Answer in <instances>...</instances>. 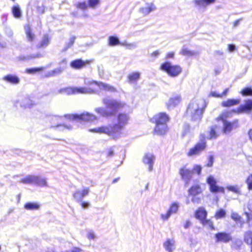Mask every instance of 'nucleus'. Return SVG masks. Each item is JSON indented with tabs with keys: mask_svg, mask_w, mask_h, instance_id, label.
I'll list each match as a JSON object with an SVG mask.
<instances>
[{
	"mask_svg": "<svg viewBox=\"0 0 252 252\" xmlns=\"http://www.w3.org/2000/svg\"><path fill=\"white\" fill-rule=\"evenodd\" d=\"M117 123L110 124L105 126L92 128L90 132L99 134H104L110 136L112 139L119 137L125 126L128 124L129 115L128 113H119L116 116Z\"/></svg>",
	"mask_w": 252,
	"mask_h": 252,
	"instance_id": "obj_1",
	"label": "nucleus"
},
{
	"mask_svg": "<svg viewBox=\"0 0 252 252\" xmlns=\"http://www.w3.org/2000/svg\"><path fill=\"white\" fill-rule=\"evenodd\" d=\"M169 116L165 112H159L154 115L150 119V122L155 125L153 134L158 136H164L169 131L167 123L170 121Z\"/></svg>",
	"mask_w": 252,
	"mask_h": 252,
	"instance_id": "obj_2",
	"label": "nucleus"
},
{
	"mask_svg": "<svg viewBox=\"0 0 252 252\" xmlns=\"http://www.w3.org/2000/svg\"><path fill=\"white\" fill-rule=\"evenodd\" d=\"M232 113H233L231 110H224L221 112L215 119L216 122L221 121L223 123L222 130L224 133H229L239 126V122L238 119H235L231 122L227 121V119L231 116Z\"/></svg>",
	"mask_w": 252,
	"mask_h": 252,
	"instance_id": "obj_3",
	"label": "nucleus"
},
{
	"mask_svg": "<svg viewBox=\"0 0 252 252\" xmlns=\"http://www.w3.org/2000/svg\"><path fill=\"white\" fill-rule=\"evenodd\" d=\"M205 106L200 107L195 102H190L187 106L184 117H190L191 121H200L205 112Z\"/></svg>",
	"mask_w": 252,
	"mask_h": 252,
	"instance_id": "obj_4",
	"label": "nucleus"
},
{
	"mask_svg": "<svg viewBox=\"0 0 252 252\" xmlns=\"http://www.w3.org/2000/svg\"><path fill=\"white\" fill-rule=\"evenodd\" d=\"M200 139L194 146L190 148L187 153V156L191 157L199 155L206 150L207 147L206 137L205 134L202 133L199 135Z\"/></svg>",
	"mask_w": 252,
	"mask_h": 252,
	"instance_id": "obj_5",
	"label": "nucleus"
},
{
	"mask_svg": "<svg viewBox=\"0 0 252 252\" xmlns=\"http://www.w3.org/2000/svg\"><path fill=\"white\" fill-rule=\"evenodd\" d=\"M159 69L171 77H177L183 72V68L180 65L173 64L167 61L161 63Z\"/></svg>",
	"mask_w": 252,
	"mask_h": 252,
	"instance_id": "obj_6",
	"label": "nucleus"
},
{
	"mask_svg": "<svg viewBox=\"0 0 252 252\" xmlns=\"http://www.w3.org/2000/svg\"><path fill=\"white\" fill-rule=\"evenodd\" d=\"M64 117L70 121L77 122H91L96 119V116L89 113H83L77 114H68L64 115Z\"/></svg>",
	"mask_w": 252,
	"mask_h": 252,
	"instance_id": "obj_7",
	"label": "nucleus"
},
{
	"mask_svg": "<svg viewBox=\"0 0 252 252\" xmlns=\"http://www.w3.org/2000/svg\"><path fill=\"white\" fill-rule=\"evenodd\" d=\"M93 92L92 90L85 87H66L59 90L60 93H64L68 95L76 94H85Z\"/></svg>",
	"mask_w": 252,
	"mask_h": 252,
	"instance_id": "obj_8",
	"label": "nucleus"
},
{
	"mask_svg": "<svg viewBox=\"0 0 252 252\" xmlns=\"http://www.w3.org/2000/svg\"><path fill=\"white\" fill-rule=\"evenodd\" d=\"M202 191V189L199 184L193 185L189 189V194L192 196L191 201L193 203L196 204L200 203L201 199L197 195L201 194Z\"/></svg>",
	"mask_w": 252,
	"mask_h": 252,
	"instance_id": "obj_9",
	"label": "nucleus"
},
{
	"mask_svg": "<svg viewBox=\"0 0 252 252\" xmlns=\"http://www.w3.org/2000/svg\"><path fill=\"white\" fill-rule=\"evenodd\" d=\"M233 113L239 114L242 113L250 114L252 112V99H248L243 104L240 105L236 109L230 110Z\"/></svg>",
	"mask_w": 252,
	"mask_h": 252,
	"instance_id": "obj_10",
	"label": "nucleus"
},
{
	"mask_svg": "<svg viewBox=\"0 0 252 252\" xmlns=\"http://www.w3.org/2000/svg\"><path fill=\"white\" fill-rule=\"evenodd\" d=\"M207 183L209 186V190L212 193H224L225 189L223 187L217 185L216 180L212 176H209L207 179Z\"/></svg>",
	"mask_w": 252,
	"mask_h": 252,
	"instance_id": "obj_11",
	"label": "nucleus"
},
{
	"mask_svg": "<svg viewBox=\"0 0 252 252\" xmlns=\"http://www.w3.org/2000/svg\"><path fill=\"white\" fill-rule=\"evenodd\" d=\"M179 174L182 179L185 181V185H188L192 178L193 171L187 168V165H184L180 168Z\"/></svg>",
	"mask_w": 252,
	"mask_h": 252,
	"instance_id": "obj_12",
	"label": "nucleus"
},
{
	"mask_svg": "<svg viewBox=\"0 0 252 252\" xmlns=\"http://www.w3.org/2000/svg\"><path fill=\"white\" fill-rule=\"evenodd\" d=\"M216 243H227L233 239L231 233L224 231L219 232L214 235Z\"/></svg>",
	"mask_w": 252,
	"mask_h": 252,
	"instance_id": "obj_13",
	"label": "nucleus"
},
{
	"mask_svg": "<svg viewBox=\"0 0 252 252\" xmlns=\"http://www.w3.org/2000/svg\"><path fill=\"white\" fill-rule=\"evenodd\" d=\"M102 102L107 107L113 109L114 111H118L125 106V103L117 101L115 100L103 99Z\"/></svg>",
	"mask_w": 252,
	"mask_h": 252,
	"instance_id": "obj_14",
	"label": "nucleus"
},
{
	"mask_svg": "<svg viewBox=\"0 0 252 252\" xmlns=\"http://www.w3.org/2000/svg\"><path fill=\"white\" fill-rule=\"evenodd\" d=\"M92 63L91 60H87L83 61L80 59H75L70 63V66L73 69H80Z\"/></svg>",
	"mask_w": 252,
	"mask_h": 252,
	"instance_id": "obj_15",
	"label": "nucleus"
},
{
	"mask_svg": "<svg viewBox=\"0 0 252 252\" xmlns=\"http://www.w3.org/2000/svg\"><path fill=\"white\" fill-rule=\"evenodd\" d=\"M89 191L90 189L88 187L84 188L82 190L75 191L72 194V196L77 202H80L84 197L88 195Z\"/></svg>",
	"mask_w": 252,
	"mask_h": 252,
	"instance_id": "obj_16",
	"label": "nucleus"
},
{
	"mask_svg": "<svg viewBox=\"0 0 252 252\" xmlns=\"http://www.w3.org/2000/svg\"><path fill=\"white\" fill-rule=\"evenodd\" d=\"M179 206L177 203L174 202L171 204L169 209L165 214H161V218L165 220H167L173 214L176 213L178 210Z\"/></svg>",
	"mask_w": 252,
	"mask_h": 252,
	"instance_id": "obj_17",
	"label": "nucleus"
},
{
	"mask_svg": "<svg viewBox=\"0 0 252 252\" xmlns=\"http://www.w3.org/2000/svg\"><path fill=\"white\" fill-rule=\"evenodd\" d=\"M207 212L203 207H198L194 212V217L201 222L207 217Z\"/></svg>",
	"mask_w": 252,
	"mask_h": 252,
	"instance_id": "obj_18",
	"label": "nucleus"
},
{
	"mask_svg": "<svg viewBox=\"0 0 252 252\" xmlns=\"http://www.w3.org/2000/svg\"><path fill=\"white\" fill-rule=\"evenodd\" d=\"M155 157L153 155L147 153L144 156L142 161L145 164L148 165L149 171L153 170V165L154 164Z\"/></svg>",
	"mask_w": 252,
	"mask_h": 252,
	"instance_id": "obj_19",
	"label": "nucleus"
},
{
	"mask_svg": "<svg viewBox=\"0 0 252 252\" xmlns=\"http://www.w3.org/2000/svg\"><path fill=\"white\" fill-rule=\"evenodd\" d=\"M240 99L236 98H229L222 101L221 103V106L223 107H230L235 105H237L240 103Z\"/></svg>",
	"mask_w": 252,
	"mask_h": 252,
	"instance_id": "obj_20",
	"label": "nucleus"
},
{
	"mask_svg": "<svg viewBox=\"0 0 252 252\" xmlns=\"http://www.w3.org/2000/svg\"><path fill=\"white\" fill-rule=\"evenodd\" d=\"M50 43V37L48 34H45L37 45L38 49H43L47 47Z\"/></svg>",
	"mask_w": 252,
	"mask_h": 252,
	"instance_id": "obj_21",
	"label": "nucleus"
},
{
	"mask_svg": "<svg viewBox=\"0 0 252 252\" xmlns=\"http://www.w3.org/2000/svg\"><path fill=\"white\" fill-rule=\"evenodd\" d=\"M2 79L11 84H18L20 82L19 77L15 75L7 74L3 76Z\"/></svg>",
	"mask_w": 252,
	"mask_h": 252,
	"instance_id": "obj_22",
	"label": "nucleus"
},
{
	"mask_svg": "<svg viewBox=\"0 0 252 252\" xmlns=\"http://www.w3.org/2000/svg\"><path fill=\"white\" fill-rule=\"evenodd\" d=\"M218 126L216 125L212 126L210 127L209 130L208 131V139H215L219 137V134L218 132Z\"/></svg>",
	"mask_w": 252,
	"mask_h": 252,
	"instance_id": "obj_23",
	"label": "nucleus"
},
{
	"mask_svg": "<svg viewBox=\"0 0 252 252\" xmlns=\"http://www.w3.org/2000/svg\"><path fill=\"white\" fill-rule=\"evenodd\" d=\"M108 44L111 46H114L118 45H122L123 46H130V44L124 43H121L118 38L114 36H110L108 38Z\"/></svg>",
	"mask_w": 252,
	"mask_h": 252,
	"instance_id": "obj_24",
	"label": "nucleus"
},
{
	"mask_svg": "<svg viewBox=\"0 0 252 252\" xmlns=\"http://www.w3.org/2000/svg\"><path fill=\"white\" fill-rule=\"evenodd\" d=\"M95 111L103 117H110L114 115L113 111H107L103 107H98L95 109Z\"/></svg>",
	"mask_w": 252,
	"mask_h": 252,
	"instance_id": "obj_25",
	"label": "nucleus"
},
{
	"mask_svg": "<svg viewBox=\"0 0 252 252\" xmlns=\"http://www.w3.org/2000/svg\"><path fill=\"white\" fill-rule=\"evenodd\" d=\"M231 219L233 220L236 223H240L242 227L245 223V221L243 219V218L238 214V213L233 212L230 215Z\"/></svg>",
	"mask_w": 252,
	"mask_h": 252,
	"instance_id": "obj_26",
	"label": "nucleus"
},
{
	"mask_svg": "<svg viewBox=\"0 0 252 252\" xmlns=\"http://www.w3.org/2000/svg\"><path fill=\"white\" fill-rule=\"evenodd\" d=\"M182 98L181 95H176L171 97L167 104L168 107H175L178 105L181 101Z\"/></svg>",
	"mask_w": 252,
	"mask_h": 252,
	"instance_id": "obj_27",
	"label": "nucleus"
},
{
	"mask_svg": "<svg viewBox=\"0 0 252 252\" xmlns=\"http://www.w3.org/2000/svg\"><path fill=\"white\" fill-rule=\"evenodd\" d=\"M244 241L250 246L251 252H252V231H247L244 234Z\"/></svg>",
	"mask_w": 252,
	"mask_h": 252,
	"instance_id": "obj_28",
	"label": "nucleus"
},
{
	"mask_svg": "<svg viewBox=\"0 0 252 252\" xmlns=\"http://www.w3.org/2000/svg\"><path fill=\"white\" fill-rule=\"evenodd\" d=\"M99 87H101L104 91L106 92H109L110 93L116 92L117 89L114 86L110 85L108 84L99 82Z\"/></svg>",
	"mask_w": 252,
	"mask_h": 252,
	"instance_id": "obj_29",
	"label": "nucleus"
},
{
	"mask_svg": "<svg viewBox=\"0 0 252 252\" xmlns=\"http://www.w3.org/2000/svg\"><path fill=\"white\" fill-rule=\"evenodd\" d=\"M24 207L28 210H37L39 209L40 205L36 202H29L24 204Z\"/></svg>",
	"mask_w": 252,
	"mask_h": 252,
	"instance_id": "obj_30",
	"label": "nucleus"
},
{
	"mask_svg": "<svg viewBox=\"0 0 252 252\" xmlns=\"http://www.w3.org/2000/svg\"><path fill=\"white\" fill-rule=\"evenodd\" d=\"M99 83V82H97V81H94V80L91 81L89 82L86 84V87H85V88L86 89L89 88L90 89L92 90L93 92H89L88 94L95 93L96 91V86L99 87V84H98Z\"/></svg>",
	"mask_w": 252,
	"mask_h": 252,
	"instance_id": "obj_31",
	"label": "nucleus"
},
{
	"mask_svg": "<svg viewBox=\"0 0 252 252\" xmlns=\"http://www.w3.org/2000/svg\"><path fill=\"white\" fill-rule=\"evenodd\" d=\"M140 77V73L138 72H133L129 74L127 76V80L129 83L136 82Z\"/></svg>",
	"mask_w": 252,
	"mask_h": 252,
	"instance_id": "obj_32",
	"label": "nucleus"
},
{
	"mask_svg": "<svg viewBox=\"0 0 252 252\" xmlns=\"http://www.w3.org/2000/svg\"><path fill=\"white\" fill-rule=\"evenodd\" d=\"M12 13L14 17L16 18H20L22 16L20 7L18 4L14 5L12 6Z\"/></svg>",
	"mask_w": 252,
	"mask_h": 252,
	"instance_id": "obj_33",
	"label": "nucleus"
},
{
	"mask_svg": "<svg viewBox=\"0 0 252 252\" xmlns=\"http://www.w3.org/2000/svg\"><path fill=\"white\" fill-rule=\"evenodd\" d=\"M35 176L29 175L20 179V182L24 184H34Z\"/></svg>",
	"mask_w": 252,
	"mask_h": 252,
	"instance_id": "obj_34",
	"label": "nucleus"
},
{
	"mask_svg": "<svg viewBox=\"0 0 252 252\" xmlns=\"http://www.w3.org/2000/svg\"><path fill=\"white\" fill-rule=\"evenodd\" d=\"M201 222L203 225L207 226L211 230H215L217 229L213 222L211 220L207 219V218Z\"/></svg>",
	"mask_w": 252,
	"mask_h": 252,
	"instance_id": "obj_35",
	"label": "nucleus"
},
{
	"mask_svg": "<svg viewBox=\"0 0 252 252\" xmlns=\"http://www.w3.org/2000/svg\"><path fill=\"white\" fill-rule=\"evenodd\" d=\"M174 241L173 240H167L163 244L164 248L169 252H172L174 249Z\"/></svg>",
	"mask_w": 252,
	"mask_h": 252,
	"instance_id": "obj_36",
	"label": "nucleus"
},
{
	"mask_svg": "<svg viewBox=\"0 0 252 252\" xmlns=\"http://www.w3.org/2000/svg\"><path fill=\"white\" fill-rule=\"evenodd\" d=\"M34 184L39 187L47 186V182L45 179L41 178L38 176H35Z\"/></svg>",
	"mask_w": 252,
	"mask_h": 252,
	"instance_id": "obj_37",
	"label": "nucleus"
},
{
	"mask_svg": "<svg viewBox=\"0 0 252 252\" xmlns=\"http://www.w3.org/2000/svg\"><path fill=\"white\" fill-rule=\"evenodd\" d=\"M226 216V212L223 209L218 210L215 213L214 218L217 219H220L225 218Z\"/></svg>",
	"mask_w": 252,
	"mask_h": 252,
	"instance_id": "obj_38",
	"label": "nucleus"
},
{
	"mask_svg": "<svg viewBox=\"0 0 252 252\" xmlns=\"http://www.w3.org/2000/svg\"><path fill=\"white\" fill-rule=\"evenodd\" d=\"M180 54L185 56H192L195 55L196 53L189 50L187 48H183L180 51Z\"/></svg>",
	"mask_w": 252,
	"mask_h": 252,
	"instance_id": "obj_39",
	"label": "nucleus"
},
{
	"mask_svg": "<svg viewBox=\"0 0 252 252\" xmlns=\"http://www.w3.org/2000/svg\"><path fill=\"white\" fill-rule=\"evenodd\" d=\"M156 9V7L153 4H151L149 6L146 7H143L141 8V11L144 14H147L152 11Z\"/></svg>",
	"mask_w": 252,
	"mask_h": 252,
	"instance_id": "obj_40",
	"label": "nucleus"
},
{
	"mask_svg": "<svg viewBox=\"0 0 252 252\" xmlns=\"http://www.w3.org/2000/svg\"><path fill=\"white\" fill-rule=\"evenodd\" d=\"M44 69V67H38L34 68H27L26 72L29 74H35L36 72H40Z\"/></svg>",
	"mask_w": 252,
	"mask_h": 252,
	"instance_id": "obj_41",
	"label": "nucleus"
},
{
	"mask_svg": "<svg viewBox=\"0 0 252 252\" xmlns=\"http://www.w3.org/2000/svg\"><path fill=\"white\" fill-rule=\"evenodd\" d=\"M100 0H88V4L90 7L94 8L100 4Z\"/></svg>",
	"mask_w": 252,
	"mask_h": 252,
	"instance_id": "obj_42",
	"label": "nucleus"
},
{
	"mask_svg": "<svg viewBox=\"0 0 252 252\" xmlns=\"http://www.w3.org/2000/svg\"><path fill=\"white\" fill-rule=\"evenodd\" d=\"M252 88L250 87H246L243 88L240 92V94L244 96H251L252 93Z\"/></svg>",
	"mask_w": 252,
	"mask_h": 252,
	"instance_id": "obj_43",
	"label": "nucleus"
},
{
	"mask_svg": "<svg viewBox=\"0 0 252 252\" xmlns=\"http://www.w3.org/2000/svg\"><path fill=\"white\" fill-rule=\"evenodd\" d=\"M76 7L78 9L86 10L89 6L85 1L79 2L75 5Z\"/></svg>",
	"mask_w": 252,
	"mask_h": 252,
	"instance_id": "obj_44",
	"label": "nucleus"
},
{
	"mask_svg": "<svg viewBox=\"0 0 252 252\" xmlns=\"http://www.w3.org/2000/svg\"><path fill=\"white\" fill-rule=\"evenodd\" d=\"M226 189L229 190L237 194H241L239 188L237 186H228Z\"/></svg>",
	"mask_w": 252,
	"mask_h": 252,
	"instance_id": "obj_45",
	"label": "nucleus"
},
{
	"mask_svg": "<svg viewBox=\"0 0 252 252\" xmlns=\"http://www.w3.org/2000/svg\"><path fill=\"white\" fill-rule=\"evenodd\" d=\"M246 183H247L248 189L249 190H252V174L247 177Z\"/></svg>",
	"mask_w": 252,
	"mask_h": 252,
	"instance_id": "obj_46",
	"label": "nucleus"
},
{
	"mask_svg": "<svg viewBox=\"0 0 252 252\" xmlns=\"http://www.w3.org/2000/svg\"><path fill=\"white\" fill-rule=\"evenodd\" d=\"M208 162L205 164V166L207 167H211L213 166L214 163V157L212 155H210L208 157Z\"/></svg>",
	"mask_w": 252,
	"mask_h": 252,
	"instance_id": "obj_47",
	"label": "nucleus"
},
{
	"mask_svg": "<svg viewBox=\"0 0 252 252\" xmlns=\"http://www.w3.org/2000/svg\"><path fill=\"white\" fill-rule=\"evenodd\" d=\"M202 167L200 165H194L192 168V171H195L198 175H200L201 173Z\"/></svg>",
	"mask_w": 252,
	"mask_h": 252,
	"instance_id": "obj_48",
	"label": "nucleus"
},
{
	"mask_svg": "<svg viewBox=\"0 0 252 252\" xmlns=\"http://www.w3.org/2000/svg\"><path fill=\"white\" fill-rule=\"evenodd\" d=\"M36 11L38 14H42L45 12V6L43 5H39L36 7Z\"/></svg>",
	"mask_w": 252,
	"mask_h": 252,
	"instance_id": "obj_49",
	"label": "nucleus"
},
{
	"mask_svg": "<svg viewBox=\"0 0 252 252\" xmlns=\"http://www.w3.org/2000/svg\"><path fill=\"white\" fill-rule=\"evenodd\" d=\"M194 3L199 6H206L204 0H194Z\"/></svg>",
	"mask_w": 252,
	"mask_h": 252,
	"instance_id": "obj_50",
	"label": "nucleus"
},
{
	"mask_svg": "<svg viewBox=\"0 0 252 252\" xmlns=\"http://www.w3.org/2000/svg\"><path fill=\"white\" fill-rule=\"evenodd\" d=\"M114 155V151L112 148H110L106 153V157L110 158Z\"/></svg>",
	"mask_w": 252,
	"mask_h": 252,
	"instance_id": "obj_51",
	"label": "nucleus"
},
{
	"mask_svg": "<svg viewBox=\"0 0 252 252\" xmlns=\"http://www.w3.org/2000/svg\"><path fill=\"white\" fill-rule=\"evenodd\" d=\"M27 38L30 41L33 40L35 38L34 32H27Z\"/></svg>",
	"mask_w": 252,
	"mask_h": 252,
	"instance_id": "obj_52",
	"label": "nucleus"
},
{
	"mask_svg": "<svg viewBox=\"0 0 252 252\" xmlns=\"http://www.w3.org/2000/svg\"><path fill=\"white\" fill-rule=\"evenodd\" d=\"M228 49L229 52H232L236 50L237 48L234 45L230 44L228 45Z\"/></svg>",
	"mask_w": 252,
	"mask_h": 252,
	"instance_id": "obj_53",
	"label": "nucleus"
},
{
	"mask_svg": "<svg viewBox=\"0 0 252 252\" xmlns=\"http://www.w3.org/2000/svg\"><path fill=\"white\" fill-rule=\"evenodd\" d=\"M75 37L74 36L71 37L70 38L69 42L67 44V47L69 48L74 43V40H75Z\"/></svg>",
	"mask_w": 252,
	"mask_h": 252,
	"instance_id": "obj_54",
	"label": "nucleus"
},
{
	"mask_svg": "<svg viewBox=\"0 0 252 252\" xmlns=\"http://www.w3.org/2000/svg\"><path fill=\"white\" fill-rule=\"evenodd\" d=\"M87 238L89 240H93L95 238V235L93 232L90 231L87 234Z\"/></svg>",
	"mask_w": 252,
	"mask_h": 252,
	"instance_id": "obj_55",
	"label": "nucleus"
},
{
	"mask_svg": "<svg viewBox=\"0 0 252 252\" xmlns=\"http://www.w3.org/2000/svg\"><path fill=\"white\" fill-rule=\"evenodd\" d=\"M81 207L84 209H87L89 208L90 206V204L87 201H83L80 204Z\"/></svg>",
	"mask_w": 252,
	"mask_h": 252,
	"instance_id": "obj_56",
	"label": "nucleus"
},
{
	"mask_svg": "<svg viewBox=\"0 0 252 252\" xmlns=\"http://www.w3.org/2000/svg\"><path fill=\"white\" fill-rule=\"evenodd\" d=\"M220 94H219L216 92H211L210 95L215 97L221 98Z\"/></svg>",
	"mask_w": 252,
	"mask_h": 252,
	"instance_id": "obj_57",
	"label": "nucleus"
},
{
	"mask_svg": "<svg viewBox=\"0 0 252 252\" xmlns=\"http://www.w3.org/2000/svg\"><path fill=\"white\" fill-rule=\"evenodd\" d=\"M245 215L247 217V222H249L252 219V215H251L248 212H245Z\"/></svg>",
	"mask_w": 252,
	"mask_h": 252,
	"instance_id": "obj_58",
	"label": "nucleus"
},
{
	"mask_svg": "<svg viewBox=\"0 0 252 252\" xmlns=\"http://www.w3.org/2000/svg\"><path fill=\"white\" fill-rule=\"evenodd\" d=\"M229 92V88H226L222 93H221L220 94V96H221V97H222L223 96H225V95H227V94H228Z\"/></svg>",
	"mask_w": 252,
	"mask_h": 252,
	"instance_id": "obj_59",
	"label": "nucleus"
},
{
	"mask_svg": "<svg viewBox=\"0 0 252 252\" xmlns=\"http://www.w3.org/2000/svg\"><path fill=\"white\" fill-rule=\"evenodd\" d=\"M82 250L78 247H74L73 248L70 252H81Z\"/></svg>",
	"mask_w": 252,
	"mask_h": 252,
	"instance_id": "obj_60",
	"label": "nucleus"
},
{
	"mask_svg": "<svg viewBox=\"0 0 252 252\" xmlns=\"http://www.w3.org/2000/svg\"><path fill=\"white\" fill-rule=\"evenodd\" d=\"M174 56V53L173 52H169L168 53L165 57L166 59H170L173 58Z\"/></svg>",
	"mask_w": 252,
	"mask_h": 252,
	"instance_id": "obj_61",
	"label": "nucleus"
},
{
	"mask_svg": "<svg viewBox=\"0 0 252 252\" xmlns=\"http://www.w3.org/2000/svg\"><path fill=\"white\" fill-rule=\"evenodd\" d=\"M206 5L214 3L216 0H204Z\"/></svg>",
	"mask_w": 252,
	"mask_h": 252,
	"instance_id": "obj_62",
	"label": "nucleus"
},
{
	"mask_svg": "<svg viewBox=\"0 0 252 252\" xmlns=\"http://www.w3.org/2000/svg\"><path fill=\"white\" fill-rule=\"evenodd\" d=\"M190 225V222L189 220H186L184 227L185 228H188Z\"/></svg>",
	"mask_w": 252,
	"mask_h": 252,
	"instance_id": "obj_63",
	"label": "nucleus"
},
{
	"mask_svg": "<svg viewBox=\"0 0 252 252\" xmlns=\"http://www.w3.org/2000/svg\"><path fill=\"white\" fill-rule=\"evenodd\" d=\"M249 139L252 142V128H251L248 132Z\"/></svg>",
	"mask_w": 252,
	"mask_h": 252,
	"instance_id": "obj_64",
	"label": "nucleus"
}]
</instances>
